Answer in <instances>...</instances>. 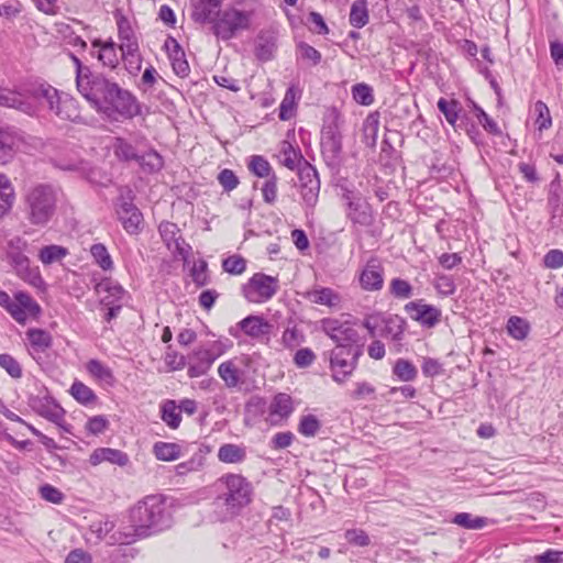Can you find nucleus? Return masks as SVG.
Masks as SVG:
<instances>
[{
  "label": "nucleus",
  "instance_id": "49",
  "mask_svg": "<svg viewBox=\"0 0 563 563\" xmlns=\"http://www.w3.org/2000/svg\"><path fill=\"white\" fill-rule=\"evenodd\" d=\"M296 91L294 87L287 89L280 106H279V119L282 121H287L294 117L296 109Z\"/></svg>",
  "mask_w": 563,
  "mask_h": 563
},
{
  "label": "nucleus",
  "instance_id": "11",
  "mask_svg": "<svg viewBox=\"0 0 563 563\" xmlns=\"http://www.w3.org/2000/svg\"><path fill=\"white\" fill-rule=\"evenodd\" d=\"M342 199L345 203L346 218L353 224L372 225L374 221L372 206L360 191L342 188Z\"/></svg>",
  "mask_w": 563,
  "mask_h": 563
},
{
  "label": "nucleus",
  "instance_id": "5",
  "mask_svg": "<svg viewBox=\"0 0 563 563\" xmlns=\"http://www.w3.org/2000/svg\"><path fill=\"white\" fill-rule=\"evenodd\" d=\"M29 92L34 101L60 120L84 122L77 100L66 93H60L51 85H40Z\"/></svg>",
  "mask_w": 563,
  "mask_h": 563
},
{
  "label": "nucleus",
  "instance_id": "1",
  "mask_svg": "<svg viewBox=\"0 0 563 563\" xmlns=\"http://www.w3.org/2000/svg\"><path fill=\"white\" fill-rule=\"evenodd\" d=\"M81 96L112 121L129 120L141 114L136 97L102 74Z\"/></svg>",
  "mask_w": 563,
  "mask_h": 563
},
{
  "label": "nucleus",
  "instance_id": "33",
  "mask_svg": "<svg viewBox=\"0 0 563 563\" xmlns=\"http://www.w3.org/2000/svg\"><path fill=\"white\" fill-rule=\"evenodd\" d=\"M153 453L159 461L172 462L180 457L181 449L177 443L159 441L154 444Z\"/></svg>",
  "mask_w": 563,
  "mask_h": 563
},
{
  "label": "nucleus",
  "instance_id": "18",
  "mask_svg": "<svg viewBox=\"0 0 563 563\" xmlns=\"http://www.w3.org/2000/svg\"><path fill=\"white\" fill-rule=\"evenodd\" d=\"M92 48H97V51H91L90 54L92 57H96L103 67H108L110 69H115L120 63V57L117 52V44L112 38L107 41H102L100 38H96L91 42Z\"/></svg>",
  "mask_w": 563,
  "mask_h": 563
},
{
  "label": "nucleus",
  "instance_id": "31",
  "mask_svg": "<svg viewBox=\"0 0 563 563\" xmlns=\"http://www.w3.org/2000/svg\"><path fill=\"white\" fill-rule=\"evenodd\" d=\"M218 459L227 464L242 463L246 459V449L233 443L222 444L218 450Z\"/></svg>",
  "mask_w": 563,
  "mask_h": 563
},
{
  "label": "nucleus",
  "instance_id": "23",
  "mask_svg": "<svg viewBox=\"0 0 563 563\" xmlns=\"http://www.w3.org/2000/svg\"><path fill=\"white\" fill-rule=\"evenodd\" d=\"M0 106L14 108L26 114L35 112V106L27 97L10 89H0Z\"/></svg>",
  "mask_w": 563,
  "mask_h": 563
},
{
  "label": "nucleus",
  "instance_id": "13",
  "mask_svg": "<svg viewBox=\"0 0 563 563\" xmlns=\"http://www.w3.org/2000/svg\"><path fill=\"white\" fill-rule=\"evenodd\" d=\"M220 353H216L210 349H197L187 358L188 376L196 378L206 375L211 368Z\"/></svg>",
  "mask_w": 563,
  "mask_h": 563
},
{
  "label": "nucleus",
  "instance_id": "20",
  "mask_svg": "<svg viewBox=\"0 0 563 563\" xmlns=\"http://www.w3.org/2000/svg\"><path fill=\"white\" fill-rule=\"evenodd\" d=\"M165 47L168 52L174 73L181 78L187 77L190 73V67L179 43L175 38L168 37L165 42Z\"/></svg>",
  "mask_w": 563,
  "mask_h": 563
},
{
  "label": "nucleus",
  "instance_id": "38",
  "mask_svg": "<svg viewBox=\"0 0 563 563\" xmlns=\"http://www.w3.org/2000/svg\"><path fill=\"white\" fill-rule=\"evenodd\" d=\"M113 153L119 161L131 162L137 161L139 154L136 148L125 139L117 137L112 145Z\"/></svg>",
  "mask_w": 563,
  "mask_h": 563
},
{
  "label": "nucleus",
  "instance_id": "61",
  "mask_svg": "<svg viewBox=\"0 0 563 563\" xmlns=\"http://www.w3.org/2000/svg\"><path fill=\"white\" fill-rule=\"evenodd\" d=\"M320 421L313 415L303 416L300 419L298 431L305 437H314L320 430Z\"/></svg>",
  "mask_w": 563,
  "mask_h": 563
},
{
  "label": "nucleus",
  "instance_id": "46",
  "mask_svg": "<svg viewBox=\"0 0 563 563\" xmlns=\"http://www.w3.org/2000/svg\"><path fill=\"white\" fill-rule=\"evenodd\" d=\"M530 331L529 322L517 316H512L507 321V332L508 334L516 340H523L527 338Z\"/></svg>",
  "mask_w": 563,
  "mask_h": 563
},
{
  "label": "nucleus",
  "instance_id": "37",
  "mask_svg": "<svg viewBox=\"0 0 563 563\" xmlns=\"http://www.w3.org/2000/svg\"><path fill=\"white\" fill-rule=\"evenodd\" d=\"M68 255V250L62 245L51 244L42 247L38 252V260L43 265H51L60 262Z\"/></svg>",
  "mask_w": 563,
  "mask_h": 563
},
{
  "label": "nucleus",
  "instance_id": "29",
  "mask_svg": "<svg viewBox=\"0 0 563 563\" xmlns=\"http://www.w3.org/2000/svg\"><path fill=\"white\" fill-rule=\"evenodd\" d=\"M118 38L120 41L119 49H128L140 46L135 32L129 19L122 14L117 16Z\"/></svg>",
  "mask_w": 563,
  "mask_h": 563
},
{
  "label": "nucleus",
  "instance_id": "48",
  "mask_svg": "<svg viewBox=\"0 0 563 563\" xmlns=\"http://www.w3.org/2000/svg\"><path fill=\"white\" fill-rule=\"evenodd\" d=\"M393 373L401 382H411L417 377L418 371L408 360L399 358L394 365Z\"/></svg>",
  "mask_w": 563,
  "mask_h": 563
},
{
  "label": "nucleus",
  "instance_id": "54",
  "mask_svg": "<svg viewBox=\"0 0 563 563\" xmlns=\"http://www.w3.org/2000/svg\"><path fill=\"white\" fill-rule=\"evenodd\" d=\"M71 396L80 404L88 405L95 401L93 390L81 382H75L70 387Z\"/></svg>",
  "mask_w": 563,
  "mask_h": 563
},
{
  "label": "nucleus",
  "instance_id": "59",
  "mask_svg": "<svg viewBox=\"0 0 563 563\" xmlns=\"http://www.w3.org/2000/svg\"><path fill=\"white\" fill-rule=\"evenodd\" d=\"M222 268L231 275H241L246 269V261L240 255H231L223 260Z\"/></svg>",
  "mask_w": 563,
  "mask_h": 563
},
{
  "label": "nucleus",
  "instance_id": "2",
  "mask_svg": "<svg viewBox=\"0 0 563 563\" xmlns=\"http://www.w3.org/2000/svg\"><path fill=\"white\" fill-rule=\"evenodd\" d=\"M212 488L214 492L213 512L220 521L233 519L252 501L253 486L240 474L221 476Z\"/></svg>",
  "mask_w": 563,
  "mask_h": 563
},
{
  "label": "nucleus",
  "instance_id": "24",
  "mask_svg": "<svg viewBox=\"0 0 563 563\" xmlns=\"http://www.w3.org/2000/svg\"><path fill=\"white\" fill-rule=\"evenodd\" d=\"M342 151V137L333 128L322 132L321 152L325 159L334 162Z\"/></svg>",
  "mask_w": 563,
  "mask_h": 563
},
{
  "label": "nucleus",
  "instance_id": "7",
  "mask_svg": "<svg viewBox=\"0 0 563 563\" xmlns=\"http://www.w3.org/2000/svg\"><path fill=\"white\" fill-rule=\"evenodd\" d=\"M7 258L15 273L24 280L34 284L41 279L37 268H32L26 253H31L26 240L14 236L10 239L5 247Z\"/></svg>",
  "mask_w": 563,
  "mask_h": 563
},
{
  "label": "nucleus",
  "instance_id": "41",
  "mask_svg": "<svg viewBox=\"0 0 563 563\" xmlns=\"http://www.w3.org/2000/svg\"><path fill=\"white\" fill-rule=\"evenodd\" d=\"M32 349L35 352H44L52 345L51 334L42 329H30L26 332Z\"/></svg>",
  "mask_w": 563,
  "mask_h": 563
},
{
  "label": "nucleus",
  "instance_id": "53",
  "mask_svg": "<svg viewBox=\"0 0 563 563\" xmlns=\"http://www.w3.org/2000/svg\"><path fill=\"white\" fill-rule=\"evenodd\" d=\"M90 253L96 261V263L103 269V271H110L113 268V262L112 258L107 250V247L101 244L97 243L93 244L90 247Z\"/></svg>",
  "mask_w": 563,
  "mask_h": 563
},
{
  "label": "nucleus",
  "instance_id": "30",
  "mask_svg": "<svg viewBox=\"0 0 563 563\" xmlns=\"http://www.w3.org/2000/svg\"><path fill=\"white\" fill-rule=\"evenodd\" d=\"M276 37L272 32H261L256 40L255 55L262 62L271 60L276 51Z\"/></svg>",
  "mask_w": 563,
  "mask_h": 563
},
{
  "label": "nucleus",
  "instance_id": "35",
  "mask_svg": "<svg viewBox=\"0 0 563 563\" xmlns=\"http://www.w3.org/2000/svg\"><path fill=\"white\" fill-rule=\"evenodd\" d=\"M16 140L18 137L11 129L0 128V164H5L12 157Z\"/></svg>",
  "mask_w": 563,
  "mask_h": 563
},
{
  "label": "nucleus",
  "instance_id": "52",
  "mask_svg": "<svg viewBox=\"0 0 563 563\" xmlns=\"http://www.w3.org/2000/svg\"><path fill=\"white\" fill-rule=\"evenodd\" d=\"M249 169L261 178H269L273 174H275L268 161L260 155H254L251 157Z\"/></svg>",
  "mask_w": 563,
  "mask_h": 563
},
{
  "label": "nucleus",
  "instance_id": "42",
  "mask_svg": "<svg viewBox=\"0 0 563 563\" xmlns=\"http://www.w3.org/2000/svg\"><path fill=\"white\" fill-rule=\"evenodd\" d=\"M350 23L356 29H361L368 23V10L365 0L355 1L350 11Z\"/></svg>",
  "mask_w": 563,
  "mask_h": 563
},
{
  "label": "nucleus",
  "instance_id": "60",
  "mask_svg": "<svg viewBox=\"0 0 563 563\" xmlns=\"http://www.w3.org/2000/svg\"><path fill=\"white\" fill-rule=\"evenodd\" d=\"M305 341L303 333L296 327L287 328L282 335V343L286 349L292 350Z\"/></svg>",
  "mask_w": 563,
  "mask_h": 563
},
{
  "label": "nucleus",
  "instance_id": "45",
  "mask_svg": "<svg viewBox=\"0 0 563 563\" xmlns=\"http://www.w3.org/2000/svg\"><path fill=\"white\" fill-rule=\"evenodd\" d=\"M121 58L124 62L125 69L131 75H136L142 67V56L140 53V46L120 51Z\"/></svg>",
  "mask_w": 563,
  "mask_h": 563
},
{
  "label": "nucleus",
  "instance_id": "44",
  "mask_svg": "<svg viewBox=\"0 0 563 563\" xmlns=\"http://www.w3.org/2000/svg\"><path fill=\"white\" fill-rule=\"evenodd\" d=\"M437 106L440 112L445 117L448 123L455 126L461 112V103L455 99L449 101L444 98H440Z\"/></svg>",
  "mask_w": 563,
  "mask_h": 563
},
{
  "label": "nucleus",
  "instance_id": "8",
  "mask_svg": "<svg viewBox=\"0 0 563 563\" xmlns=\"http://www.w3.org/2000/svg\"><path fill=\"white\" fill-rule=\"evenodd\" d=\"M363 354L361 347L342 350L334 347L330 351L329 362L331 377L338 384L345 383L356 369L358 360Z\"/></svg>",
  "mask_w": 563,
  "mask_h": 563
},
{
  "label": "nucleus",
  "instance_id": "40",
  "mask_svg": "<svg viewBox=\"0 0 563 563\" xmlns=\"http://www.w3.org/2000/svg\"><path fill=\"white\" fill-rule=\"evenodd\" d=\"M136 162L144 172L150 174L159 172L164 165L163 157L154 150L139 155Z\"/></svg>",
  "mask_w": 563,
  "mask_h": 563
},
{
  "label": "nucleus",
  "instance_id": "17",
  "mask_svg": "<svg viewBox=\"0 0 563 563\" xmlns=\"http://www.w3.org/2000/svg\"><path fill=\"white\" fill-rule=\"evenodd\" d=\"M117 213L123 229L129 234H137L141 231L143 214L132 201L122 199Z\"/></svg>",
  "mask_w": 563,
  "mask_h": 563
},
{
  "label": "nucleus",
  "instance_id": "62",
  "mask_svg": "<svg viewBox=\"0 0 563 563\" xmlns=\"http://www.w3.org/2000/svg\"><path fill=\"white\" fill-rule=\"evenodd\" d=\"M473 108L476 111V117L483 128L493 135H499L501 133L498 124L475 102Z\"/></svg>",
  "mask_w": 563,
  "mask_h": 563
},
{
  "label": "nucleus",
  "instance_id": "14",
  "mask_svg": "<svg viewBox=\"0 0 563 563\" xmlns=\"http://www.w3.org/2000/svg\"><path fill=\"white\" fill-rule=\"evenodd\" d=\"M8 312L18 323L24 324L30 316L36 317L41 312V308L29 294L19 291Z\"/></svg>",
  "mask_w": 563,
  "mask_h": 563
},
{
  "label": "nucleus",
  "instance_id": "39",
  "mask_svg": "<svg viewBox=\"0 0 563 563\" xmlns=\"http://www.w3.org/2000/svg\"><path fill=\"white\" fill-rule=\"evenodd\" d=\"M218 374L228 388H234L241 382L240 371L232 361L221 363L218 367Z\"/></svg>",
  "mask_w": 563,
  "mask_h": 563
},
{
  "label": "nucleus",
  "instance_id": "9",
  "mask_svg": "<svg viewBox=\"0 0 563 563\" xmlns=\"http://www.w3.org/2000/svg\"><path fill=\"white\" fill-rule=\"evenodd\" d=\"M321 325L323 332L335 343V347H342V350L361 347L363 350L358 331L349 322L323 319Z\"/></svg>",
  "mask_w": 563,
  "mask_h": 563
},
{
  "label": "nucleus",
  "instance_id": "32",
  "mask_svg": "<svg viewBox=\"0 0 563 563\" xmlns=\"http://www.w3.org/2000/svg\"><path fill=\"white\" fill-rule=\"evenodd\" d=\"M303 161L306 159L303 158L300 150L295 148L287 141L282 143L280 162L285 167L290 170H295L296 168L299 170V167L302 165Z\"/></svg>",
  "mask_w": 563,
  "mask_h": 563
},
{
  "label": "nucleus",
  "instance_id": "10",
  "mask_svg": "<svg viewBox=\"0 0 563 563\" xmlns=\"http://www.w3.org/2000/svg\"><path fill=\"white\" fill-rule=\"evenodd\" d=\"M279 288L277 277L264 273H255L242 287V292L249 302L262 303L272 299Z\"/></svg>",
  "mask_w": 563,
  "mask_h": 563
},
{
  "label": "nucleus",
  "instance_id": "16",
  "mask_svg": "<svg viewBox=\"0 0 563 563\" xmlns=\"http://www.w3.org/2000/svg\"><path fill=\"white\" fill-rule=\"evenodd\" d=\"M360 285L366 291H378L384 285V267L380 262L373 257L367 261L360 274Z\"/></svg>",
  "mask_w": 563,
  "mask_h": 563
},
{
  "label": "nucleus",
  "instance_id": "50",
  "mask_svg": "<svg viewBox=\"0 0 563 563\" xmlns=\"http://www.w3.org/2000/svg\"><path fill=\"white\" fill-rule=\"evenodd\" d=\"M88 373L95 378L111 384L113 382L112 371L98 360H90L87 363Z\"/></svg>",
  "mask_w": 563,
  "mask_h": 563
},
{
  "label": "nucleus",
  "instance_id": "34",
  "mask_svg": "<svg viewBox=\"0 0 563 563\" xmlns=\"http://www.w3.org/2000/svg\"><path fill=\"white\" fill-rule=\"evenodd\" d=\"M451 522L467 530H479L487 526L486 517L473 516L470 512H459L454 515Z\"/></svg>",
  "mask_w": 563,
  "mask_h": 563
},
{
  "label": "nucleus",
  "instance_id": "4",
  "mask_svg": "<svg viewBox=\"0 0 563 563\" xmlns=\"http://www.w3.org/2000/svg\"><path fill=\"white\" fill-rule=\"evenodd\" d=\"M57 191L48 184L30 187L24 195V212L33 225H45L56 211Z\"/></svg>",
  "mask_w": 563,
  "mask_h": 563
},
{
  "label": "nucleus",
  "instance_id": "58",
  "mask_svg": "<svg viewBox=\"0 0 563 563\" xmlns=\"http://www.w3.org/2000/svg\"><path fill=\"white\" fill-rule=\"evenodd\" d=\"M12 195L13 189L7 177L0 174V218L10 209Z\"/></svg>",
  "mask_w": 563,
  "mask_h": 563
},
{
  "label": "nucleus",
  "instance_id": "22",
  "mask_svg": "<svg viewBox=\"0 0 563 563\" xmlns=\"http://www.w3.org/2000/svg\"><path fill=\"white\" fill-rule=\"evenodd\" d=\"M305 298L312 303L325 306L331 309H338L342 303L341 295L329 287H317L308 290L305 294Z\"/></svg>",
  "mask_w": 563,
  "mask_h": 563
},
{
  "label": "nucleus",
  "instance_id": "28",
  "mask_svg": "<svg viewBox=\"0 0 563 563\" xmlns=\"http://www.w3.org/2000/svg\"><path fill=\"white\" fill-rule=\"evenodd\" d=\"M291 398L287 394H278L274 397L269 410L268 419L272 424L277 423L278 420L287 418L292 412Z\"/></svg>",
  "mask_w": 563,
  "mask_h": 563
},
{
  "label": "nucleus",
  "instance_id": "26",
  "mask_svg": "<svg viewBox=\"0 0 563 563\" xmlns=\"http://www.w3.org/2000/svg\"><path fill=\"white\" fill-rule=\"evenodd\" d=\"M89 462L91 465L95 466L103 462H109L111 464L119 466H125L129 463V456L121 450L111 448H99L91 453Z\"/></svg>",
  "mask_w": 563,
  "mask_h": 563
},
{
  "label": "nucleus",
  "instance_id": "55",
  "mask_svg": "<svg viewBox=\"0 0 563 563\" xmlns=\"http://www.w3.org/2000/svg\"><path fill=\"white\" fill-rule=\"evenodd\" d=\"M389 291L397 299H409L413 295V288L410 283L398 277L391 279Z\"/></svg>",
  "mask_w": 563,
  "mask_h": 563
},
{
  "label": "nucleus",
  "instance_id": "12",
  "mask_svg": "<svg viewBox=\"0 0 563 563\" xmlns=\"http://www.w3.org/2000/svg\"><path fill=\"white\" fill-rule=\"evenodd\" d=\"M298 175V189L302 199V203L307 209L312 210L319 199L320 179L318 172L307 161H303L299 167Z\"/></svg>",
  "mask_w": 563,
  "mask_h": 563
},
{
  "label": "nucleus",
  "instance_id": "43",
  "mask_svg": "<svg viewBox=\"0 0 563 563\" xmlns=\"http://www.w3.org/2000/svg\"><path fill=\"white\" fill-rule=\"evenodd\" d=\"M162 420L172 429H177L181 422V416L175 400H166L162 407Z\"/></svg>",
  "mask_w": 563,
  "mask_h": 563
},
{
  "label": "nucleus",
  "instance_id": "56",
  "mask_svg": "<svg viewBox=\"0 0 563 563\" xmlns=\"http://www.w3.org/2000/svg\"><path fill=\"white\" fill-rule=\"evenodd\" d=\"M534 112L537 113L534 124L539 131L548 130L551 128L552 119L550 110L543 101L539 100L534 103Z\"/></svg>",
  "mask_w": 563,
  "mask_h": 563
},
{
  "label": "nucleus",
  "instance_id": "25",
  "mask_svg": "<svg viewBox=\"0 0 563 563\" xmlns=\"http://www.w3.org/2000/svg\"><path fill=\"white\" fill-rule=\"evenodd\" d=\"M76 71V86L80 95H82L91 85L100 77L101 74L92 73L88 66H85L81 59L74 53H68Z\"/></svg>",
  "mask_w": 563,
  "mask_h": 563
},
{
  "label": "nucleus",
  "instance_id": "57",
  "mask_svg": "<svg viewBox=\"0 0 563 563\" xmlns=\"http://www.w3.org/2000/svg\"><path fill=\"white\" fill-rule=\"evenodd\" d=\"M158 230L168 250H172L173 244L181 236L178 227L172 222H162Z\"/></svg>",
  "mask_w": 563,
  "mask_h": 563
},
{
  "label": "nucleus",
  "instance_id": "19",
  "mask_svg": "<svg viewBox=\"0 0 563 563\" xmlns=\"http://www.w3.org/2000/svg\"><path fill=\"white\" fill-rule=\"evenodd\" d=\"M98 294H106L100 299L101 306L122 305L126 290L115 280L103 278L96 286Z\"/></svg>",
  "mask_w": 563,
  "mask_h": 563
},
{
  "label": "nucleus",
  "instance_id": "64",
  "mask_svg": "<svg viewBox=\"0 0 563 563\" xmlns=\"http://www.w3.org/2000/svg\"><path fill=\"white\" fill-rule=\"evenodd\" d=\"M307 22L310 24L309 30L311 32L321 35L329 33V27L319 12L311 11L308 15Z\"/></svg>",
  "mask_w": 563,
  "mask_h": 563
},
{
  "label": "nucleus",
  "instance_id": "3",
  "mask_svg": "<svg viewBox=\"0 0 563 563\" xmlns=\"http://www.w3.org/2000/svg\"><path fill=\"white\" fill-rule=\"evenodd\" d=\"M129 522L136 538H146L172 525V516L161 495H148L129 511Z\"/></svg>",
  "mask_w": 563,
  "mask_h": 563
},
{
  "label": "nucleus",
  "instance_id": "63",
  "mask_svg": "<svg viewBox=\"0 0 563 563\" xmlns=\"http://www.w3.org/2000/svg\"><path fill=\"white\" fill-rule=\"evenodd\" d=\"M0 366L13 378H20L22 375L20 364L10 354H0Z\"/></svg>",
  "mask_w": 563,
  "mask_h": 563
},
{
  "label": "nucleus",
  "instance_id": "47",
  "mask_svg": "<svg viewBox=\"0 0 563 563\" xmlns=\"http://www.w3.org/2000/svg\"><path fill=\"white\" fill-rule=\"evenodd\" d=\"M37 411L42 417L55 423H59L64 419L65 415L64 409L59 405L48 399L41 401Z\"/></svg>",
  "mask_w": 563,
  "mask_h": 563
},
{
  "label": "nucleus",
  "instance_id": "36",
  "mask_svg": "<svg viewBox=\"0 0 563 563\" xmlns=\"http://www.w3.org/2000/svg\"><path fill=\"white\" fill-rule=\"evenodd\" d=\"M383 334L391 338L394 341H400L405 332V320L397 314L383 317Z\"/></svg>",
  "mask_w": 563,
  "mask_h": 563
},
{
  "label": "nucleus",
  "instance_id": "27",
  "mask_svg": "<svg viewBox=\"0 0 563 563\" xmlns=\"http://www.w3.org/2000/svg\"><path fill=\"white\" fill-rule=\"evenodd\" d=\"M238 327L253 339L269 334L272 329V324L261 316H247L238 323Z\"/></svg>",
  "mask_w": 563,
  "mask_h": 563
},
{
  "label": "nucleus",
  "instance_id": "51",
  "mask_svg": "<svg viewBox=\"0 0 563 563\" xmlns=\"http://www.w3.org/2000/svg\"><path fill=\"white\" fill-rule=\"evenodd\" d=\"M352 97L362 106H371L374 102L373 89L365 82L355 84L352 87Z\"/></svg>",
  "mask_w": 563,
  "mask_h": 563
},
{
  "label": "nucleus",
  "instance_id": "15",
  "mask_svg": "<svg viewBox=\"0 0 563 563\" xmlns=\"http://www.w3.org/2000/svg\"><path fill=\"white\" fill-rule=\"evenodd\" d=\"M405 311L421 325L432 328L440 322L441 311L434 306L422 303L421 300L405 305Z\"/></svg>",
  "mask_w": 563,
  "mask_h": 563
},
{
  "label": "nucleus",
  "instance_id": "6",
  "mask_svg": "<svg viewBox=\"0 0 563 563\" xmlns=\"http://www.w3.org/2000/svg\"><path fill=\"white\" fill-rule=\"evenodd\" d=\"M241 4L236 2L219 13L212 25V32L218 38L229 41L250 30L254 11L241 8Z\"/></svg>",
  "mask_w": 563,
  "mask_h": 563
},
{
  "label": "nucleus",
  "instance_id": "21",
  "mask_svg": "<svg viewBox=\"0 0 563 563\" xmlns=\"http://www.w3.org/2000/svg\"><path fill=\"white\" fill-rule=\"evenodd\" d=\"M223 0H198L194 4L191 13L192 19L199 23H214V20L221 13V4Z\"/></svg>",
  "mask_w": 563,
  "mask_h": 563
}]
</instances>
